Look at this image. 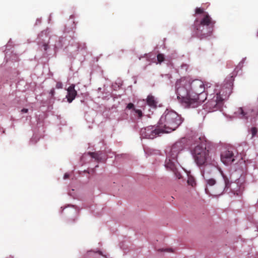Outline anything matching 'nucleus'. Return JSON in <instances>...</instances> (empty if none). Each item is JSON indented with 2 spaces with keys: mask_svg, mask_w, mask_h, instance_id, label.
Here are the masks:
<instances>
[{
  "mask_svg": "<svg viewBox=\"0 0 258 258\" xmlns=\"http://www.w3.org/2000/svg\"><path fill=\"white\" fill-rule=\"evenodd\" d=\"M196 14H202L200 19L197 18L194 24V33L200 39L210 36L213 31L215 21L203 9L197 8Z\"/></svg>",
  "mask_w": 258,
  "mask_h": 258,
  "instance_id": "obj_1",
  "label": "nucleus"
},
{
  "mask_svg": "<svg viewBox=\"0 0 258 258\" xmlns=\"http://www.w3.org/2000/svg\"><path fill=\"white\" fill-rule=\"evenodd\" d=\"M175 91L177 97L185 107L195 108L197 107V100L191 97L190 89V81L185 78L178 80L175 83Z\"/></svg>",
  "mask_w": 258,
  "mask_h": 258,
  "instance_id": "obj_2",
  "label": "nucleus"
},
{
  "mask_svg": "<svg viewBox=\"0 0 258 258\" xmlns=\"http://www.w3.org/2000/svg\"><path fill=\"white\" fill-rule=\"evenodd\" d=\"M181 122V117L176 112L166 110L158 122V127L162 133H169L175 130Z\"/></svg>",
  "mask_w": 258,
  "mask_h": 258,
  "instance_id": "obj_3",
  "label": "nucleus"
},
{
  "mask_svg": "<svg viewBox=\"0 0 258 258\" xmlns=\"http://www.w3.org/2000/svg\"><path fill=\"white\" fill-rule=\"evenodd\" d=\"M190 89L191 97H194L198 101L197 107L204 102L207 98V91H205L204 82L199 79H195L190 82Z\"/></svg>",
  "mask_w": 258,
  "mask_h": 258,
  "instance_id": "obj_4",
  "label": "nucleus"
},
{
  "mask_svg": "<svg viewBox=\"0 0 258 258\" xmlns=\"http://www.w3.org/2000/svg\"><path fill=\"white\" fill-rule=\"evenodd\" d=\"M234 80L233 76H230L229 79L227 81V83L222 87L219 93L217 94L220 95V98L223 101L228 98L232 92Z\"/></svg>",
  "mask_w": 258,
  "mask_h": 258,
  "instance_id": "obj_5",
  "label": "nucleus"
},
{
  "mask_svg": "<svg viewBox=\"0 0 258 258\" xmlns=\"http://www.w3.org/2000/svg\"><path fill=\"white\" fill-rule=\"evenodd\" d=\"M161 133V130L159 129L158 125L156 127L149 126L142 128L140 131L141 136L147 139H154Z\"/></svg>",
  "mask_w": 258,
  "mask_h": 258,
  "instance_id": "obj_6",
  "label": "nucleus"
},
{
  "mask_svg": "<svg viewBox=\"0 0 258 258\" xmlns=\"http://www.w3.org/2000/svg\"><path fill=\"white\" fill-rule=\"evenodd\" d=\"M195 161H206L208 159V151L206 148L197 146L192 152Z\"/></svg>",
  "mask_w": 258,
  "mask_h": 258,
  "instance_id": "obj_7",
  "label": "nucleus"
},
{
  "mask_svg": "<svg viewBox=\"0 0 258 258\" xmlns=\"http://www.w3.org/2000/svg\"><path fill=\"white\" fill-rule=\"evenodd\" d=\"M224 104V101L220 98V95L216 94L212 99L209 100L206 104V107L210 111L220 110Z\"/></svg>",
  "mask_w": 258,
  "mask_h": 258,
  "instance_id": "obj_8",
  "label": "nucleus"
},
{
  "mask_svg": "<svg viewBox=\"0 0 258 258\" xmlns=\"http://www.w3.org/2000/svg\"><path fill=\"white\" fill-rule=\"evenodd\" d=\"M183 149V146L181 142L175 143L170 148V151L167 155V159L168 161H174L177 160L179 155L180 151Z\"/></svg>",
  "mask_w": 258,
  "mask_h": 258,
  "instance_id": "obj_9",
  "label": "nucleus"
},
{
  "mask_svg": "<svg viewBox=\"0 0 258 258\" xmlns=\"http://www.w3.org/2000/svg\"><path fill=\"white\" fill-rule=\"evenodd\" d=\"M164 166L168 170H170L173 172L175 175L178 178H180V173L178 172V168L181 167L179 164V162H177L175 164V162H165Z\"/></svg>",
  "mask_w": 258,
  "mask_h": 258,
  "instance_id": "obj_10",
  "label": "nucleus"
},
{
  "mask_svg": "<svg viewBox=\"0 0 258 258\" xmlns=\"http://www.w3.org/2000/svg\"><path fill=\"white\" fill-rule=\"evenodd\" d=\"M237 160L232 151L226 150L221 154V161H234Z\"/></svg>",
  "mask_w": 258,
  "mask_h": 258,
  "instance_id": "obj_11",
  "label": "nucleus"
},
{
  "mask_svg": "<svg viewBox=\"0 0 258 258\" xmlns=\"http://www.w3.org/2000/svg\"><path fill=\"white\" fill-rule=\"evenodd\" d=\"M75 85L74 84H71L67 89L66 98L69 103H71L75 99L77 95V92L75 89Z\"/></svg>",
  "mask_w": 258,
  "mask_h": 258,
  "instance_id": "obj_12",
  "label": "nucleus"
},
{
  "mask_svg": "<svg viewBox=\"0 0 258 258\" xmlns=\"http://www.w3.org/2000/svg\"><path fill=\"white\" fill-rule=\"evenodd\" d=\"M197 163L200 167L203 176L205 173L211 171L212 169L214 168L212 164L208 162H197Z\"/></svg>",
  "mask_w": 258,
  "mask_h": 258,
  "instance_id": "obj_13",
  "label": "nucleus"
},
{
  "mask_svg": "<svg viewBox=\"0 0 258 258\" xmlns=\"http://www.w3.org/2000/svg\"><path fill=\"white\" fill-rule=\"evenodd\" d=\"M234 114L236 116L241 119H247L249 117L248 111H245L242 107L238 108Z\"/></svg>",
  "mask_w": 258,
  "mask_h": 258,
  "instance_id": "obj_14",
  "label": "nucleus"
},
{
  "mask_svg": "<svg viewBox=\"0 0 258 258\" xmlns=\"http://www.w3.org/2000/svg\"><path fill=\"white\" fill-rule=\"evenodd\" d=\"M221 173L223 175V177L224 184L222 185L220 187V189L219 191V194L222 193L224 190H227L230 187V183L228 178L226 176H224L222 172Z\"/></svg>",
  "mask_w": 258,
  "mask_h": 258,
  "instance_id": "obj_15",
  "label": "nucleus"
},
{
  "mask_svg": "<svg viewBox=\"0 0 258 258\" xmlns=\"http://www.w3.org/2000/svg\"><path fill=\"white\" fill-rule=\"evenodd\" d=\"M146 102L147 104L153 108H156L157 106V102L155 99V97L152 95H148Z\"/></svg>",
  "mask_w": 258,
  "mask_h": 258,
  "instance_id": "obj_16",
  "label": "nucleus"
},
{
  "mask_svg": "<svg viewBox=\"0 0 258 258\" xmlns=\"http://www.w3.org/2000/svg\"><path fill=\"white\" fill-rule=\"evenodd\" d=\"M88 154L91 157L99 161L100 160L101 153L99 152H89Z\"/></svg>",
  "mask_w": 258,
  "mask_h": 258,
  "instance_id": "obj_17",
  "label": "nucleus"
},
{
  "mask_svg": "<svg viewBox=\"0 0 258 258\" xmlns=\"http://www.w3.org/2000/svg\"><path fill=\"white\" fill-rule=\"evenodd\" d=\"M187 183L189 185H190L192 187L195 186L196 184V181H195V179L191 176L188 177V180H187Z\"/></svg>",
  "mask_w": 258,
  "mask_h": 258,
  "instance_id": "obj_18",
  "label": "nucleus"
},
{
  "mask_svg": "<svg viewBox=\"0 0 258 258\" xmlns=\"http://www.w3.org/2000/svg\"><path fill=\"white\" fill-rule=\"evenodd\" d=\"M158 62L161 63L165 60L164 55L162 53H159L157 56Z\"/></svg>",
  "mask_w": 258,
  "mask_h": 258,
  "instance_id": "obj_19",
  "label": "nucleus"
},
{
  "mask_svg": "<svg viewBox=\"0 0 258 258\" xmlns=\"http://www.w3.org/2000/svg\"><path fill=\"white\" fill-rule=\"evenodd\" d=\"M49 48L48 43H42L41 46V49L46 52L47 49Z\"/></svg>",
  "mask_w": 258,
  "mask_h": 258,
  "instance_id": "obj_20",
  "label": "nucleus"
},
{
  "mask_svg": "<svg viewBox=\"0 0 258 258\" xmlns=\"http://www.w3.org/2000/svg\"><path fill=\"white\" fill-rule=\"evenodd\" d=\"M207 183L210 186L214 185L216 183V180L213 178H210L207 180Z\"/></svg>",
  "mask_w": 258,
  "mask_h": 258,
  "instance_id": "obj_21",
  "label": "nucleus"
},
{
  "mask_svg": "<svg viewBox=\"0 0 258 258\" xmlns=\"http://www.w3.org/2000/svg\"><path fill=\"white\" fill-rule=\"evenodd\" d=\"M257 132V130L255 127H253L251 128V133L252 134V138L254 137Z\"/></svg>",
  "mask_w": 258,
  "mask_h": 258,
  "instance_id": "obj_22",
  "label": "nucleus"
},
{
  "mask_svg": "<svg viewBox=\"0 0 258 258\" xmlns=\"http://www.w3.org/2000/svg\"><path fill=\"white\" fill-rule=\"evenodd\" d=\"M135 113L138 115L139 118H141L143 116L142 111L140 109H135Z\"/></svg>",
  "mask_w": 258,
  "mask_h": 258,
  "instance_id": "obj_23",
  "label": "nucleus"
},
{
  "mask_svg": "<svg viewBox=\"0 0 258 258\" xmlns=\"http://www.w3.org/2000/svg\"><path fill=\"white\" fill-rule=\"evenodd\" d=\"M126 108H127L128 109H133L134 111H135V109H136L134 104L132 103H128L126 106Z\"/></svg>",
  "mask_w": 258,
  "mask_h": 258,
  "instance_id": "obj_24",
  "label": "nucleus"
},
{
  "mask_svg": "<svg viewBox=\"0 0 258 258\" xmlns=\"http://www.w3.org/2000/svg\"><path fill=\"white\" fill-rule=\"evenodd\" d=\"M62 84L61 82H58L56 83V88L57 89H61L62 88Z\"/></svg>",
  "mask_w": 258,
  "mask_h": 258,
  "instance_id": "obj_25",
  "label": "nucleus"
},
{
  "mask_svg": "<svg viewBox=\"0 0 258 258\" xmlns=\"http://www.w3.org/2000/svg\"><path fill=\"white\" fill-rule=\"evenodd\" d=\"M55 94V90L54 88H52L50 90L49 92V94L51 95V97H53Z\"/></svg>",
  "mask_w": 258,
  "mask_h": 258,
  "instance_id": "obj_26",
  "label": "nucleus"
},
{
  "mask_svg": "<svg viewBox=\"0 0 258 258\" xmlns=\"http://www.w3.org/2000/svg\"><path fill=\"white\" fill-rule=\"evenodd\" d=\"M69 174L67 173H65L63 176V179H66L69 178Z\"/></svg>",
  "mask_w": 258,
  "mask_h": 258,
  "instance_id": "obj_27",
  "label": "nucleus"
},
{
  "mask_svg": "<svg viewBox=\"0 0 258 258\" xmlns=\"http://www.w3.org/2000/svg\"><path fill=\"white\" fill-rule=\"evenodd\" d=\"M28 110L26 108H23L21 110V112L22 113H27L28 112Z\"/></svg>",
  "mask_w": 258,
  "mask_h": 258,
  "instance_id": "obj_28",
  "label": "nucleus"
},
{
  "mask_svg": "<svg viewBox=\"0 0 258 258\" xmlns=\"http://www.w3.org/2000/svg\"><path fill=\"white\" fill-rule=\"evenodd\" d=\"M44 34H45V33H44V32H42L40 34H39L38 38L40 39V37L42 36Z\"/></svg>",
  "mask_w": 258,
  "mask_h": 258,
  "instance_id": "obj_29",
  "label": "nucleus"
},
{
  "mask_svg": "<svg viewBox=\"0 0 258 258\" xmlns=\"http://www.w3.org/2000/svg\"><path fill=\"white\" fill-rule=\"evenodd\" d=\"M71 220L72 222H74L76 221V218H74L73 219H71Z\"/></svg>",
  "mask_w": 258,
  "mask_h": 258,
  "instance_id": "obj_30",
  "label": "nucleus"
},
{
  "mask_svg": "<svg viewBox=\"0 0 258 258\" xmlns=\"http://www.w3.org/2000/svg\"><path fill=\"white\" fill-rule=\"evenodd\" d=\"M41 43H42L41 42L39 41V42H38V44L40 46V45H41Z\"/></svg>",
  "mask_w": 258,
  "mask_h": 258,
  "instance_id": "obj_31",
  "label": "nucleus"
}]
</instances>
